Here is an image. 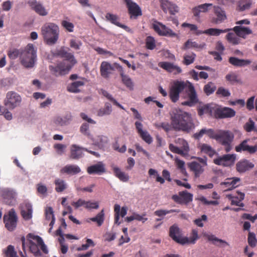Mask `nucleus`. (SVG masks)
Returning <instances> with one entry per match:
<instances>
[{
	"label": "nucleus",
	"instance_id": "nucleus-1",
	"mask_svg": "<svg viewBox=\"0 0 257 257\" xmlns=\"http://www.w3.org/2000/svg\"><path fill=\"white\" fill-rule=\"evenodd\" d=\"M186 99L181 104L192 107L199 102V98L193 84L188 81H175L170 89L169 97L173 102L179 99L180 94Z\"/></svg>",
	"mask_w": 257,
	"mask_h": 257
},
{
	"label": "nucleus",
	"instance_id": "nucleus-2",
	"mask_svg": "<svg viewBox=\"0 0 257 257\" xmlns=\"http://www.w3.org/2000/svg\"><path fill=\"white\" fill-rule=\"evenodd\" d=\"M54 56L65 58L56 66H49L50 70L56 76H62L68 73L72 67L77 63L74 55L68 52L64 47H62L60 50L56 51L54 53Z\"/></svg>",
	"mask_w": 257,
	"mask_h": 257
},
{
	"label": "nucleus",
	"instance_id": "nucleus-3",
	"mask_svg": "<svg viewBox=\"0 0 257 257\" xmlns=\"http://www.w3.org/2000/svg\"><path fill=\"white\" fill-rule=\"evenodd\" d=\"M173 130L189 133L195 128L191 114L180 109H174L170 113Z\"/></svg>",
	"mask_w": 257,
	"mask_h": 257
},
{
	"label": "nucleus",
	"instance_id": "nucleus-4",
	"mask_svg": "<svg viewBox=\"0 0 257 257\" xmlns=\"http://www.w3.org/2000/svg\"><path fill=\"white\" fill-rule=\"evenodd\" d=\"M210 138L215 139L221 145L226 152H229L232 149L234 136L230 131L218 130L214 131L210 129Z\"/></svg>",
	"mask_w": 257,
	"mask_h": 257
},
{
	"label": "nucleus",
	"instance_id": "nucleus-5",
	"mask_svg": "<svg viewBox=\"0 0 257 257\" xmlns=\"http://www.w3.org/2000/svg\"><path fill=\"white\" fill-rule=\"evenodd\" d=\"M27 238L29 242L30 251L35 256L39 257L42 255L39 247H40L41 250L45 254L48 253L47 247L40 236L35 235L32 233H29L27 235Z\"/></svg>",
	"mask_w": 257,
	"mask_h": 257
},
{
	"label": "nucleus",
	"instance_id": "nucleus-6",
	"mask_svg": "<svg viewBox=\"0 0 257 257\" xmlns=\"http://www.w3.org/2000/svg\"><path fill=\"white\" fill-rule=\"evenodd\" d=\"M37 60V50L32 44H29L21 51L20 61L25 68H31L34 66Z\"/></svg>",
	"mask_w": 257,
	"mask_h": 257
},
{
	"label": "nucleus",
	"instance_id": "nucleus-7",
	"mask_svg": "<svg viewBox=\"0 0 257 257\" xmlns=\"http://www.w3.org/2000/svg\"><path fill=\"white\" fill-rule=\"evenodd\" d=\"M42 34L45 41L48 45H53L56 43L59 36V28L54 23L45 24L41 29Z\"/></svg>",
	"mask_w": 257,
	"mask_h": 257
},
{
	"label": "nucleus",
	"instance_id": "nucleus-8",
	"mask_svg": "<svg viewBox=\"0 0 257 257\" xmlns=\"http://www.w3.org/2000/svg\"><path fill=\"white\" fill-rule=\"evenodd\" d=\"M152 28L160 36H167L169 37L179 38L177 34L174 32L171 29L167 27L162 23L154 21L152 24Z\"/></svg>",
	"mask_w": 257,
	"mask_h": 257
},
{
	"label": "nucleus",
	"instance_id": "nucleus-9",
	"mask_svg": "<svg viewBox=\"0 0 257 257\" xmlns=\"http://www.w3.org/2000/svg\"><path fill=\"white\" fill-rule=\"evenodd\" d=\"M212 112L214 117L217 119L230 118L235 115V111L232 108L224 107H216L211 110L210 108V112Z\"/></svg>",
	"mask_w": 257,
	"mask_h": 257
},
{
	"label": "nucleus",
	"instance_id": "nucleus-10",
	"mask_svg": "<svg viewBox=\"0 0 257 257\" xmlns=\"http://www.w3.org/2000/svg\"><path fill=\"white\" fill-rule=\"evenodd\" d=\"M197 160L198 162L194 161L188 164L189 168L196 178L199 177L204 171V167L207 166V158L206 157L198 158Z\"/></svg>",
	"mask_w": 257,
	"mask_h": 257
},
{
	"label": "nucleus",
	"instance_id": "nucleus-11",
	"mask_svg": "<svg viewBox=\"0 0 257 257\" xmlns=\"http://www.w3.org/2000/svg\"><path fill=\"white\" fill-rule=\"evenodd\" d=\"M18 217L14 209L9 211L4 216V222L6 228L10 231H13L17 226Z\"/></svg>",
	"mask_w": 257,
	"mask_h": 257
},
{
	"label": "nucleus",
	"instance_id": "nucleus-12",
	"mask_svg": "<svg viewBox=\"0 0 257 257\" xmlns=\"http://www.w3.org/2000/svg\"><path fill=\"white\" fill-rule=\"evenodd\" d=\"M22 101L21 96L14 91L8 92L5 100V105L10 109H14L20 105Z\"/></svg>",
	"mask_w": 257,
	"mask_h": 257
},
{
	"label": "nucleus",
	"instance_id": "nucleus-13",
	"mask_svg": "<svg viewBox=\"0 0 257 257\" xmlns=\"http://www.w3.org/2000/svg\"><path fill=\"white\" fill-rule=\"evenodd\" d=\"M236 158L235 154H226L214 159L213 163L217 165L230 167L234 164Z\"/></svg>",
	"mask_w": 257,
	"mask_h": 257
},
{
	"label": "nucleus",
	"instance_id": "nucleus-14",
	"mask_svg": "<svg viewBox=\"0 0 257 257\" xmlns=\"http://www.w3.org/2000/svg\"><path fill=\"white\" fill-rule=\"evenodd\" d=\"M169 235L173 240L181 244H185L187 240V237L182 236L181 230L176 224H174L170 227Z\"/></svg>",
	"mask_w": 257,
	"mask_h": 257
},
{
	"label": "nucleus",
	"instance_id": "nucleus-15",
	"mask_svg": "<svg viewBox=\"0 0 257 257\" xmlns=\"http://www.w3.org/2000/svg\"><path fill=\"white\" fill-rule=\"evenodd\" d=\"M172 199L177 203L180 204H187L193 200V195L187 191H181L179 195H173Z\"/></svg>",
	"mask_w": 257,
	"mask_h": 257
},
{
	"label": "nucleus",
	"instance_id": "nucleus-16",
	"mask_svg": "<svg viewBox=\"0 0 257 257\" xmlns=\"http://www.w3.org/2000/svg\"><path fill=\"white\" fill-rule=\"evenodd\" d=\"M114 64L111 65L108 62L103 61L100 66V72L101 76L104 78H108L110 75L114 71ZM116 68V67H115Z\"/></svg>",
	"mask_w": 257,
	"mask_h": 257
},
{
	"label": "nucleus",
	"instance_id": "nucleus-17",
	"mask_svg": "<svg viewBox=\"0 0 257 257\" xmlns=\"http://www.w3.org/2000/svg\"><path fill=\"white\" fill-rule=\"evenodd\" d=\"M213 13L215 17L212 18L211 21L212 23H221L227 18L225 11L219 6L213 7Z\"/></svg>",
	"mask_w": 257,
	"mask_h": 257
},
{
	"label": "nucleus",
	"instance_id": "nucleus-18",
	"mask_svg": "<svg viewBox=\"0 0 257 257\" xmlns=\"http://www.w3.org/2000/svg\"><path fill=\"white\" fill-rule=\"evenodd\" d=\"M135 126L137 133L142 140L148 144H151L153 142V138L146 130H143V124L137 121L135 122Z\"/></svg>",
	"mask_w": 257,
	"mask_h": 257
},
{
	"label": "nucleus",
	"instance_id": "nucleus-19",
	"mask_svg": "<svg viewBox=\"0 0 257 257\" xmlns=\"http://www.w3.org/2000/svg\"><path fill=\"white\" fill-rule=\"evenodd\" d=\"M159 66L161 68L165 70L169 73L177 75L182 72V70L181 67L173 63L169 62H161L159 63Z\"/></svg>",
	"mask_w": 257,
	"mask_h": 257
},
{
	"label": "nucleus",
	"instance_id": "nucleus-20",
	"mask_svg": "<svg viewBox=\"0 0 257 257\" xmlns=\"http://www.w3.org/2000/svg\"><path fill=\"white\" fill-rule=\"evenodd\" d=\"M161 7L164 13L168 12L171 15H175L178 12V7L168 0H159Z\"/></svg>",
	"mask_w": 257,
	"mask_h": 257
},
{
	"label": "nucleus",
	"instance_id": "nucleus-21",
	"mask_svg": "<svg viewBox=\"0 0 257 257\" xmlns=\"http://www.w3.org/2000/svg\"><path fill=\"white\" fill-rule=\"evenodd\" d=\"M105 18L107 21L117 26V27L123 29L126 32L131 33H133V31L131 28L125 25L120 24L119 22V18L117 15L108 13L105 15Z\"/></svg>",
	"mask_w": 257,
	"mask_h": 257
},
{
	"label": "nucleus",
	"instance_id": "nucleus-22",
	"mask_svg": "<svg viewBox=\"0 0 257 257\" xmlns=\"http://www.w3.org/2000/svg\"><path fill=\"white\" fill-rule=\"evenodd\" d=\"M248 140L243 141L240 144L235 147L237 152H247L250 154L255 153L257 151V146H250L247 144Z\"/></svg>",
	"mask_w": 257,
	"mask_h": 257
},
{
	"label": "nucleus",
	"instance_id": "nucleus-23",
	"mask_svg": "<svg viewBox=\"0 0 257 257\" xmlns=\"http://www.w3.org/2000/svg\"><path fill=\"white\" fill-rule=\"evenodd\" d=\"M87 172L89 174H97L100 175L106 172L104 164L99 162L96 164L88 167L87 169Z\"/></svg>",
	"mask_w": 257,
	"mask_h": 257
},
{
	"label": "nucleus",
	"instance_id": "nucleus-24",
	"mask_svg": "<svg viewBox=\"0 0 257 257\" xmlns=\"http://www.w3.org/2000/svg\"><path fill=\"white\" fill-rule=\"evenodd\" d=\"M127 211V208L126 206H123L120 208L119 205L115 204L114 206V223L118 225L121 223L120 222L119 218L120 216L124 217Z\"/></svg>",
	"mask_w": 257,
	"mask_h": 257
},
{
	"label": "nucleus",
	"instance_id": "nucleus-25",
	"mask_svg": "<svg viewBox=\"0 0 257 257\" xmlns=\"http://www.w3.org/2000/svg\"><path fill=\"white\" fill-rule=\"evenodd\" d=\"M240 179L237 177L228 178L224 182L220 183V185L224 188L225 191L230 190L238 186V183Z\"/></svg>",
	"mask_w": 257,
	"mask_h": 257
},
{
	"label": "nucleus",
	"instance_id": "nucleus-26",
	"mask_svg": "<svg viewBox=\"0 0 257 257\" xmlns=\"http://www.w3.org/2000/svg\"><path fill=\"white\" fill-rule=\"evenodd\" d=\"M28 4L37 14L41 16H46L48 12L43 5L36 0H30Z\"/></svg>",
	"mask_w": 257,
	"mask_h": 257
},
{
	"label": "nucleus",
	"instance_id": "nucleus-27",
	"mask_svg": "<svg viewBox=\"0 0 257 257\" xmlns=\"http://www.w3.org/2000/svg\"><path fill=\"white\" fill-rule=\"evenodd\" d=\"M254 167V165L246 159H242L236 164V171L240 173H244Z\"/></svg>",
	"mask_w": 257,
	"mask_h": 257
},
{
	"label": "nucleus",
	"instance_id": "nucleus-28",
	"mask_svg": "<svg viewBox=\"0 0 257 257\" xmlns=\"http://www.w3.org/2000/svg\"><path fill=\"white\" fill-rule=\"evenodd\" d=\"M126 4L129 13L136 17L140 16L142 15V11L139 6L131 0H124Z\"/></svg>",
	"mask_w": 257,
	"mask_h": 257
},
{
	"label": "nucleus",
	"instance_id": "nucleus-29",
	"mask_svg": "<svg viewBox=\"0 0 257 257\" xmlns=\"http://www.w3.org/2000/svg\"><path fill=\"white\" fill-rule=\"evenodd\" d=\"M228 199L231 201V204L240 207H243L244 204L241 202L244 198V194L240 192H237L235 195H228Z\"/></svg>",
	"mask_w": 257,
	"mask_h": 257
},
{
	"label": "nucleus",
	"instance_id": "nucleus-30",
	"mask_svg": "<svg viewBox=\"0 0 257 257\" xmlns=\"http://www.w3.org/2000/svg\"><path fill=\"white\" fill-rule=\"evenodd\" d=\"M81 172L80 168L75 165H67L62 168L60 173L67 175H74Z\"/></svg>",
	"mask_w": 257,
	"mask_h": 257
},
{
	"label": "nucleus",
	"instance_id": "nucleus-31",
	"mask_svg": "<svg viewBox=\"0 0 257 257\" xmlns=\"http://www.w3.org/2000/svg\"><path fill=\"white\" fill-rule=\"evenodd\" d=\"M32 206L29 203H25L21 205V214L25 220H29L32 217Z\"/></svg>",
	"mask_w": 257,
	"mask_h": 257
},
{
	"label": "nucleus",
	"instance_id": "nucleus-32",
	"mask_svg": "<svg viewBox=\"0 0 257 257\" xmlns=\"http://www.w3.org/2000/svg\"><path fill=\"white\" fill-rule=\"evenodd\" d=\"M114 65L116 66V68L118 69V71L120 72L123 83L127 87L129 88L130 89H132L134 85L131 79L127 75H124L123 74V70L122 66L117 63H114Z\"/></svg>",
	"mask_w": 257,
	"mask_h": 257
},
{
	"label": "nucleus",
	"instance_id": "nucleus-33",
	"mask_svg": "<svg viewBox=\"0 0 257 257\" xmlns=\"http://www.w3.org/2000/svg\"><path fill=\"white\" fill-rule=\"evenodd\" d=\"M230 64L235 67H243L251 63V61L248 59H240L235 57H230L228 59Z\"/></svg>",
	"mask_w": 257,
	"mask_h": 257
},
{
	"label": "nucleus",
	"instance_id": "nucleus-34",
	"mask_svg": "<svg viewBox=\"0 0 257 257\" xmlns=\"http://www.w3.org/2000/svg\"><path fill=\"white\" fill-rule=\"evenodd\" d=\"M84 148L76 145H72L70 149V158L72 159H79L82 157Z\"/></svg>",
	"mask_w": 257,
	"mask_h": 257
},
{
	"label": "nucleus",
	"instance_id": "nucleus-35",
	"mask_svg": "<svg viewBox=\"0 0 257 257\" xmlns=\"http://www.w3.org/2000/svg\"><path fill=\"white\" fill-rule=\"evenodd\" d=\"M232 30L238 37L242 38H245L246 35L252 33V31L249 28L241 26H235Z\"/></svg>",
	"mask_w": 257,
	"mask_h": 257
},
{
	"label": "nucleus",
	"instance_id": "nucleus-36",
	"mask_svg": "<svg viewBox=\"0 0 257 257\" xmlns=\"http://www.w3.org/2000/svg\"><path fill=\"white\" fill-rule=\"evenodd\" d=\"M55 190L57 193H61L67 189L68 185L64 180L60 178H56L54 181Z\"/></svg>",
	"mask_w": 257,
	"mask_h": 257
},
{
	"label": "nucleus",
	"instance_id": "nucleus-37",
	"mask_svg": "<svg viewBox=\"0 0 257 257\" xmlns=\"http://www.w3.org/2000/svg\"><path fill=\"white\" fill-rule=\"evenodd\" d=\"M113 171L115 176L121 181L125 182L129 180V176L124 172L121 171L119 168L114 167L113 168Z\"/></svg>",
	"mask_w": 257,
	"mask_h": 257
},
{
	"label": "nucleus",
	"instance_id": "nucleus-38",
	"mask_svg": "<svg viewBox=\"0 0 257 257\" xmlns=\"http://www.w3.org/2000/svg\"><path fill=\"white\" fill-rule=\"evenodd\" d=\"M84 85V82L83 81L79 80L72 83L69 86L67 87V90L69 92L73 93H78L80 92L79 87Z\"/></svg>",
	"mask_w": 257,
	"mask_h": 257
},
{
	"label": "nucleus",
	"instance_id": "nucleus-39",
	"mask_svg": "<svg viewBox=\"0 0 257 257\" xmlns=\"http://www.w3.org/2000/svg\"><path fill=\"white\" fill-rule=\"evenodd\" d=\"M210 241L215 245L219 247H224L229 245V244L226 241L219 239L214 235L210 234Z\"/></svg>",
	"mask_w": 257,
	"mask_h": 257
},
{
	"label": "nucleus",
	"instance_id": "nucleus-40",
	"mask_svg": "<svg viewBox=\"0 0 257 257\" xmlns=\"http://www.w3.org/2000/svg\"><path fill=\"white\" fill-rule=\"evenodd\" d=\"M251 4V0H240L238 4V9L240 11L248 10L250 8Z\"/></svg>",
	"mask_w": 257,
	"mask_h": 257
},
{
	"label": "nucleus",
	"instance_id": "nucleus-41",
	"mask_svg": "<svg viewBox=\"0 0 257 257\" xmlns=\"http://www.w3.org/2000/svg\"><path fill=\"white\" fill-rule=\"evenodd\" d=\"M182 26L183 27H188L192 31H196L195 34L197 35H199L202 33L209 34V29H207V30H205L204 31L197 30V26L195 25H194V24H189V23H184L182 24Z\"/></svg>",
	"mask_w": 257,
	"mask_h": 257
},
{
	"label": "nucleus",
	"instance_id": "nucleus-42",
	"mask_svg": "<svg viewBox=\"0 0 257 257\" xmlns=\"http://www.w3.org/2000/svg\"><path fill=\"white\" fill-rule=\"evenodd\" d=\"M204 44H198L196 42H192L191 40H188L185 43L182 49L186 50L190 48H202L204 47Z\"/></svg>",
	"mask_w": 257,
	"mask_h": 257
},
{
	"label": "nucleus",
	"instance_id": "nucleus-43",
	"mask_svg": "<svg viewBox=\"0 0 257 257\" xmlns=\"http://www.w3.org/2000/svg\"><path fill=\"white\" fill-rule=\"evenodd\" d=\"M90 219L92 221L96 222L97 223L98 226H101L103 224L104 220V213L103 209L99 212L95 217L91 218Z\"/></svg>",
	"mask_w": 257,
	"mask_h": 257
},
{
	"label": "nucleus",
	"instance_id": "nucleus-44",
	"mask_svg": "<svg viewBox=\"0 0 257 257\" xmlns=\"http://www.w3.org/2000/svg\"><path fill=\"white\" fill-rule=\"evenodd\" d=\"M226 39L230 43L233 45L238 44L240 42V39L238 36L235 33H229L226 36Z\"/></svg>",
	"mask_w": 257,
	"mask_h": 257
},
{
	"label": "nucleus",
	"instance_id": "nucleus-45",
	"mask_svg": "<svg viewBox=\"0 0 257 257\" xmlns=\"http://www.w3.org/2000/svg\"><path fill=\"white\" fill-rule=\"evenodd\" d=\"M112 111L111 106L109 103H106L104 108L99 109L97 115L102 116L104 115H109Z\"/></svg>",
	"mask_w": 257,
	"mask_h": 257
},
{
	"label": "nucleus",
	"instance_id": "nucleus-46",
	"mask_svg": "<svg viewBox=\"0 0 257 257\" xmlns=\"http://www.w3.org/2000/svg\"><path fill=\"white\" fill-rule=\"evenodd\" d=\"M108 142V138L106 136H98L95 139V143L100 147H104Z\"/></svg>",
	"mask_w": 257,
	"mask_h": 257
},
{
	"label": "nucleus",
	"instance_id": "nucleus-47",
	"mask_svg": "<svg viewBox=\"0 0 257 257\" xmlns=\"http://www.w3.org/2000/svg\"><path fill=\"white\" fill-rule=\"evenodd\" d=\"M187 240L185 242V244H194L196 241L199 238L198 230L196 229H193L192 230L190 236L189 237H187Z\"/></svg>",
	"mask_w": 257,
	"mask_h": 257
},
{
	"label": "nucleus",
	"instance_id": "nucleus-48",
	"mask_svg": "<svg viewBox=\"0 0 257 257\" xmlns=\"http://www.w3.org/2000/svg\"><path fill=\"white\" fill-rule=\"evenodd\" d=\"M195 57L196 55L193 53L185 54L183 57V63L186 65H189L194 62Z\"/></svg>",
	"mask_w": 257,
	"mask_h": 257
},
{
	"label": "nucleus",
	"instance_id": "nucleus-49",
	"mask_svg": "<svg viewBox=\"0 0 257 257\" xmlns=\"http://www.w3.org/2000/svg\"><path fill=\"white\" fill-rule=\"evenodd\" d=\"M225 78L227 81L230 82L232 84L239 83L241 82L238 75L234 72L228 73L226 75Z\"/></svg>",
	"mask_w": 257,
	"mask_h": 257
},
{
	"label": "nucleus",
	"instance_id": "nucleus-50",
	"mask_svg": "<svg viewBox=\"0 0 257 257\" xmlns=\"http://www.w3.org/2000/svg\"><path fill=\"white\" fill-rule=\"evenodd\" d=\"M179 213L180 212L179 210L177 209H171V210H164V209H160L157 210L154 212V214L156 216H158L159 217H162L165 216L167 214L171 213Z\"/></svg>",
	"mask_w": 257,
	"mask_h": 257
},
{
	"label": "nucleus",
	"instance_id": "nucleus-51",
	"mask_svg": "<svg viewBox=\"0 0 257 257\" xmlns=\"http://www.w3.org/2000/svg\"><path fill=\"white\" fill-rule=\"evenodd\" d=\"M146 47L148 49L153 50L156 47L155 39L152 36H148L146 39Z\"/></svg>",
	"mask_w": 257,
	"mask_h": 257
},
{
	"label": "nucleus",
	"instance_id": "nucleus-52",
	"mask_svg": "<svg viewBox=\"0 0 257 257\" xmlns=\"http://www.w3.org/2000/svg\"><path fill=\"white\" fill-rule=\"evenodd\" d=\"M2 196L5 199H13L15 197V192L9 189H4L2 190Z\"/></svg>",
	"mask_w": 257,
	"mask_h": 257
},
{
	"label": "nucleus",
	"instance_id": "nucleus-53",
	"mask_svg": "<svg viewBox=\"0 0 257 257\" xmlns=\"http://www.w3.org/2000/svg\"><path fill=\"white\" fill-rule=\"evenodd\" d=\"M86 243L81 245L80 246L78 247L76 249L77 251H82L87 250L90 246H94L95 244L93 241L91 239H87L86 240Z\"/></svg>",
	"mask_w": 257,
	"mask_h": 257
},
{
	"label": "nucleus",
	"instance_id": "nucleus-54",
	"mask_svg": "<svg viewBox=\"0 0 257 257\" xmlns=\"http://www.w3.org/2000/svg\"><path fill=\"white\" fill-rule=\"evenodd\" d=\"M216 94L218 96L223 97H229L231 94L228 89H225L223 87H219L216 92Z\"/></svg>",
	"mask_w": 257,
	"mask_h": 257
},
{
	"label": "nucleus",
	"instance_id": "nucleus-55",
	"mask_svg": "<svg viewBox=\"0 0 257 257\" xmlns=\"http://www.w3.org/2000/svg\"><path fill=\"white\" fill-rule=\"evenodd\" d=\"M6 257H18L17 252L15 250L14 246L9 245L7 250L5 251Z\"/></svg>",
	"mask_w": 257,
	"mask_h": 257
},
{
	"label": "nucleus",
	"instance_id": "nucleus-56",
	"mask_svg": "<svg viewBox=\"0 0 257 257\" xmlns=\"http://www.w3.org/2000/svg\"><path fill=\"white\" fill-rule=\"evenodd\" d=\"M122 232H123L124 234L125 235V240H123V236L122 235L120 238L119 239V245H122L124 243H127L130 242L131 239L128 236V233H127V228L124 227L122 228Z\"/></svg>",
	"mask_w": 257,
	"mask_h": 257
},
{
	"label": "nucleus",
	"instance_id": "nucleus-57",
	"mask_svg": "<svg viewBox=\"0 0 257 257\" xmlns=\"http://www.w3.org/2000/svg\"><path fill=\"white\" fill-rule=\"evenodd\" d=\"M247 241L249 245L251 247H254L256 246L257 240L254 233L250 232L248 233Z\"/></svg>",
	"mask_w": 257,
	"mask_h": 257
},
{
	"label": "nucleus",
	"instance_id": "nucleus-58",
	"mask_svg": "<svg viewBox=\"0 0 257 257\" xmlns=\"http://www.w3.org/2000/svg\"><path fill=\"white\" fill-rule=\"evenodd\" d=\"M214 176L212 178V181L215 183H218L221 178L223 176V173L220 170H213Z\"/></svg>",
	"mask_w": 257,
	"mask_h": 257
},
{
	"label": "nucleus",
	"instance_id": "nucleus-59",
	"mask_svg": "<svg viewBox=\"0 0 257 257\" xmlns=\"http://www.w3.org/2000/svg\"><path fill=\"white\" fill-rule=\"evenodd\" d=\"M21 52L20 51L17 49H13L10 50L8 53V55L9 57V58L11 59H16L19 56H20L21 55Z\"/></svg>",
	"mask_w": 257,
	"mask_h": 257
},
{
	"label": "nucleus",
	"instance_id": "nucleus-60",
	"mask_svg": "<svg viewBox=\"0 0 257 257\" xmlns=\"http://www.w3.org/2000/svg\"><path fill=\"white\" fill-rule=\"evenodd\" d=\"M231 30L229 29L221 30L219 29L210 28V36H219L221 33H226Z\"/></svg>",
	"mask_w": 257,
	"mask_h": 257
},
{
	"label": "nucleus",
	"instance_id": "nucleus-61",
	"mask_svg": "<svg viewBox=\"0 0 257 257\" xmlns=\"http://www.w3.org/2000/svg\"><path fill=\"white\" fill-rule=\"evenodd\" d=\"M207 217L206 215H203L200 218H198L194 220V223L198 227H203L204 222H206Z\"/></svg>",
	"mask_w": 257,
	"mask_h": 257
},
{
	"label": "nucleus",
	"instance_id": "nucleus-62",
	"mask_svg": "<svg viewBox=\"0 0 257 257\" xmlns=\"http://www.w3.org/2000/svg\"><path fill=\"white\" fill-rule=\"evenodd\" d=\"M254 122L251 118H249L248 121L245 123L244 125V129L247 132H251L254 130Z\"/></svg>",
	"mask_w": 257,
	"mask_h": 257
},
{
	"label": "nucleus",
	"instance_id": "nucleus-63",
	"mask_svg": "<svg viewBox=\"0 0 257 257\" xmlns=\"http://www.w3.org/2000/svg\"><path fill=\"white\" fill-rule=\"evenodd\" d=\"M209 111V104L201 105L198 108V113L200 116L206 113Z\"/></svg>",
	"mask_w": 257,
	"mask_h": 257
},
{
	"label": "nucleus",
	"instance_id": "nucleus-64",
	"mask_svg": "<svg viewBox=\"0 0 257 257\" xmlns=\"http://www.w3.org/2000/svg\"><path fill=\"white\" fill-rule=\"evenodd\" d=\"M37 192L44 196L47 195V187L42 184H38L37 185Z\"/></svg>",
	"mask_w": 257,
	"mask_h": 257
}]
</instances>
